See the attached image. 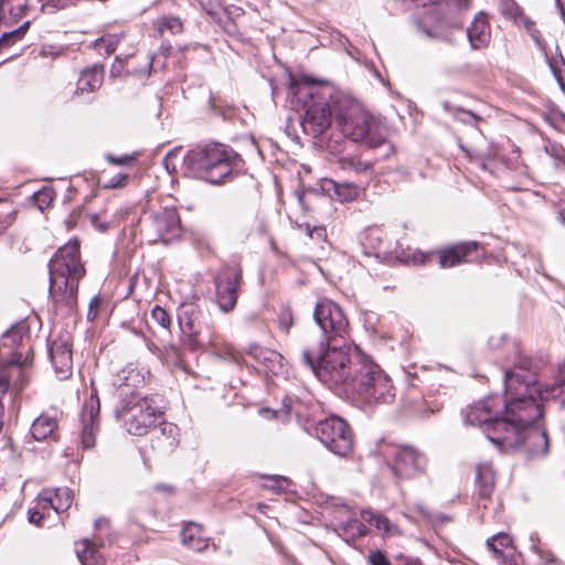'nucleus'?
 I'll use <instances>...</instances> for the list:
<instances>
[{"instance_id":"13d9d810","label":"nucleus","mask_w":565,"mask_h":565,"mask_svg":"<svg viewBox=\"0 0 565 565\" xmlns=\"http://www.w3.org/2000/svg\"><path fill=\"white\" fill-rule=\"evenodd\" d=\"M170 50H171V45L169 43H167V44L162 43L161 46H160V52L166 57L169 56Z\"/></svg>"},{"instance_id":"423d86ee","label":"nucleus","mask_w":565,"mask_h":565,"mask_svg":"<svg viewBox=\"0 0 565 565\" xmlns=\"http://www.w3.org/2000/svg\"><path fill=\"white\" fill-rule=\"evenodd\" d=\"M238 161L239 156L222 143L198 146L184 157L185 167L198 178L212 184L225 182Z\"/></svg>"},{"instance_id":"a19ab883","label":"nucleus","mask_w":565,"mask_h":565,"mask_svg":"<svg viewBox=\"0 0 565 565\" xmlns=\"http://www.w3.org/2000/svg\"><path fill=\"white\" fill-rule=\"evenodd\" d=\"M100 300L98 296H94L88 306V312H87V319L88 320H95L98 315V307H99Z\"/></svg>"},{"instance_id":"6e6d98bb","label":"nucleus","mask_w":565,"mask_h":565,"mask_svg":"<svg viewBox=\"0 0 565 565\" xmlns=\"http://www.w3.org/2000/svg\"><path fill=\"white\" fill-rule=\"evenodd\" d=\"M366 239L370 242L381 241V232L379 230H371L366 235Z\"/></svg>"},{"instance_id":"bf43d9fd","label":"nucleus","mask_w":565,"mask_h":565,"mask_svg":"<svg viewBox=\"0 0 565 565\" xmlns=\"http://www.w3.org/2000/svg\"><path fill=\"white\" fill-rule=\"evenodd\" d=\"M556 1V6L558 7L559 9V12H561V15H562V19L563 21L565 22V7L563 6V3L561 2V0H555Z\"/></svg>"},{"instance_id":"a211bd4d","label":"nucleus","mask_w":565,"mask_h":565,"mask_svg":"<svg viewBox=\"0 0 565 565\" xmlns=\"http://www.w3.org/2000/svg\"><path fill=\"white\" fill-rule=\"evenodd\" d=\"M99 399L97 396L92 395L89 399L84 403L82 411V445L85 449L93 448L95 445V434L98 429L99 417Z\"/></svg>"},{"instance_id":"c03bdc74","label":"nucleus","mask_w":565,"mask_h":565,"mask_svg":"<svg viewBox=\"0 0 565 565\" xmlns=\"http://www.w3.org/2000/svg\"><path fill=\"white\" fill-rule=\"evenodd\" d=\"M362 527H363V524L359 520H355V519L341 524V529L344 532L352 530V531L358 532L359 534H362Z\"/></svg>"},{"instance_id":"a18cd8bd","label":"nucleus","mask_w":565,"mask_h":565,"mask_svg":"<svg viewBox=\"0 0 565 565\" xmlns=\"http://www.w3.org/2000/svg\"><path fill=\"white\" fill-rule=\"evenodd\" d=\"M15 212H11L0 217V234H2L14 221Z\"/></svg>"},{"instance_id":"20e7f679","label":"nucleus","mask_w":565,"mask_h":565,"mask_svg":"<svg viewBox=\"0 0 565 565\" xmlns=\"http://www.w3.org/2000/svg\"><path fill=\"white\" fill-rule=\"evenodd\" d=\"M333 107L334 120L343 137L354 142H364L370 148H377L385 142L384 127L360 105L337 95Z\"/></svg>"},{"instance_id":"9d476101","label":"nucleus","mask_w":565,"mask_h":565,"mask_svg":"<svg viewBox=\"0 0 565 565\" xmlns=\"http://www.w3.org/2000/svg\"><path fill=\"white\" fill-rule=\"evenodd\" d=\"M178 321L182 341L190 350H199L212 341L213 322L206 309L190 305L179 315Z\"/></svg>"},{"instance_id":"0eeeda50","label":"nucleus","mask_w":565,"mask_h":565,"mask_svg":"<svg viewBox=\"0 0 565 565\" xmlns=\"http://www.w3.org/2000/svg\"><path fill=\"white\" fill-rule=\"evenodd\" d=\"M301 82L308 85L306 95L309 97L305 102L306 113L301 120L303 131L313 138L319 137L330 126L332 116H334L333 96L331 88L328 86H317L316 82L308 76H303Z\"/></svg>"},{"instance_id":"1a4fd4ad","label":"nucleus","mask_w":565,"mask_h":565,"mask_svg":"<svg viewBox=\"0 0 565 565\" xmlns=\"http://www.w3.org/2000/svg\"><path fill=\"white\" fill-rule=\"evenodd\" d=\"M116 414L125 418L127 431L135 436L146 435L150 428L156 427L162 415L153 397H140L137 394L124 398Z\"/></svg>"},{"instance_id":"338daca9","label":"nucleus","mask_w":565,"mask_h":565,"mask_svg":"<svg viewBox=\"0 0 565 565\" xmlns=\"http://www.w3.org/2000/svg\"><path fill=\"white\" fill-rule=\"evenodd\" d=\"M452 28L458 29V30L462 29V23L456 22L452 24Z\"/></svg>"},{"instance_id":"09e8293b","label":"nucleus","mask_w":565,"mask_h":565,"mask_svg":"<svg viewBox=\"0 0 565 565\" xmlns=\"http://www.w3.org/2000/svg\"><path fill=\"white\" fill-rule=\"evenodd\" d=\"M307 232L311 238H313V237L322 238L326 236L324 227H313L312 230H310L309 225H307Z\"/></svg>"},{"instance_id":"cd10ccee","label":"nucleus","mask_w":565,"mask_h":565,"mask_svg":"<svg viewBox=\"0 0 565 565\" xmlns=\"http://www.w3.org/2000/svg\"><path fill=\"white\" fill-rule=\"evenodd\" d=\"M247 354L263 363L268 369L275 363H280L282 359V355L277 351L269 350L257 344H250L247 350Z\"/></svg>"},{"instance_id":"603ef678","label":"nucleus","mask_w":565,"mask_h":565,"mask_svg":"<svg viewBox=\"0 0 565 565\" xmlns=\"http://www.w3.org/2000/svg\"><path fill=\"white\" fill-rule=\"evenodd\" d=\"M25 362H26V359L24 361H22V354L21 353H18V352H14L12 354V358L10 360V364L11 365H18V366H24L25 365Z\"/></svg>"},{"instance_id":"864d4df0","label":"nucleus","mask_w":565,"mask_h":565,"mask_svg":"<svg viewBox=\"0 0 565 565\" xmlns=\"http://www.w3.org/2000/svg\"><path fill=\"white\" fill-rule=\"evenodd\" d=\"M375 525L377 529H383L387 532L390 529V521L386 518L379 516L376 519Z\"/></svg>"},{"instance_id":"ea45409f","label":"nucleus","mask_w":565,"mask_h":565,"mask_svg":"<svg viewBox=\"0 0 565 565\" xmlns=\"http://www.w3.org/2000/svg\"><path fill=\"white\" fill-rule=\"evenodd\" d=\"M106 159L108 162H110L111 164H116V166H127V164H130L135 160V158L132 156L116 157L111 153H108L106 156Z\"/></svg>"},{"instance_id":"2f4dec72","label":"nucleus","mask_w":565,"mask_h":565,"mask_svg":"<svg viewBox=\"0 0 565 565\" xmlns=\"http://www.w3.org/2000/svg\"><path fill=\"white\" fill-rule=\"evenodd\" d=\"M339 164L343 170L353 171L355 173H365L372 168L370 162L362 161L360 158L354 156L340 157Z\"/></svg>"},{"instance_id":"f257e3e1","label":"nucleus","mask_w":565,"mask_h":565,"mask_svg":"<svg viewBox=\"0 0 565 565\" xmlns=\"http://www.w3.org/2000/svg\"><path fill=\"white\" fill-rule=\"evenodd\" d=\"M543 416L542 405L533 396L503 402L499 395L476 403L466 416L467 423L480 426L487 438L502 451L522 449L529 458L548 454L546 429L537 424Z\"/></svg>"},{"instance_id":"3c124183","label":"nucleus","mask_w":565,"mask_h":565,"mask_svg":"<svg viewBox=\"0 0 565 565\" xmlns=\"http://www.w3.org/2000/svg\"><path fill=\"white\" fill-rule=\"evenodd\" d=\"M284 484H288V479L284 478V477H277V478H273V484L270 486V488L277 489V490H282Z\"/></svg>"},{"instance_id":"6e6552de","label":"nucleus","mask_w":565,"mask_h":565,"mask_svg":"<svg viewBox=\"0 0 565 565\" xmlns=\"http://www.w3.org/2000/svg\"><path fill=\"white\" fill-rule=\"evenodd\" d=\"M505 364V396L502 397L503 402L516 397L532 396L531 385L535 383V374L532 372V359L523 353L519 344H514L513 351L508 356Z\"/></svg>"},{"instance_id":"4d7b16f0","label":"nucleus","mask_w":565,"mask_h":565,"mask_svg":"<svg viewBox=\"0 0 565 565\" xmlns=\"http://www.w3.org/2000/svg\"><path fill=\"white\" fill-rule=\"evenodd\" d=\"M4 338H12V341H13L14 344L18 342V340L19 341L22 340V338L20 335H18V331H15V330L8 331L4 334Z\"/></svg>"},{"instance_id":"c756f323","label":"nucleus","mask_w":565,"mask_h":565,"mask_svg":"<svg viewBox=\"0 0 565 565\" xmlns=\"http://www.w3.org/2000/svg\"><path fill=\"white\" fill-rule=\"evenodd\" d=\"M157 32L163 36L166 32L171 34H180L183 32V22L174 15H164L156 21Z\"/></svg>"},{"instance_id":"473e14b6","label":"nucleus","mask_w":565,"mask_h":565,"mask_svg":"<svg viewBox=\"0 0 565 565\" xmlns=\"http://www.w3.org/2000/svg\"><path fill=\"white\" fill-rule=\"evenodd\" d=\"M30 26V21H25L18 29H14L9 32H4L0 38V50L2 47H8L14 44L17 41H20Z\"/></svg>"},{"instance_id":"72a5a7b5","label":"nucleus","mask_w":565,"mask_h":565,"mask_svg":"<svg viewBox=\"0 0 565 565\" xmlns=\"http://www.w3.org/2000/svg\"><path fill=\"white\" fill-rule=\"evenodd\" d=\"M547 395L553 398H558L562 404H565V364L561 367L557 380Z\"/></svg>"},{"instance_id":"2eb2a0df","label":"nucleus","mask_w":565,"mask_h":565,"mask_svg":"<svg viewBox=\"0 0 565 565\" xmlns=\"http://www.w3.org/2000/svg\"><path fill=\"white\" fill-rule=\"evenodd\" d=\"M149 230L153 232V241L168 243L179 235L180 218L175 210L163 209L150 216Z\"/></svg>"},{"instance_id":"7c9ffc66","label":"nucleus","mask_w":565,"mask_h":565,"mask_svg":"<svg viewBox=\"0 0 565 565\" xmlns=\"http://www.w3.org/2000/svg\"><path fill=\"white\" fill-rule=\"evenodd\" d=\"M160 435L157 436V440L168 448H174L178 443V427L172 423H163L159 428Z\"/></svg>"},{"instance_id":"4468645a","label":"nucleus","mask_w":565,"mask_h":565,"mask_svg":"<svg viewBox=\"0 0 565 565\" xmlns=\"http://www.w3.org/2000/svg\"><path fill=\"white\" fill-rule=\"evenodd\" d=\"M428 459L413 446H398L393 452L392 471L399 479H415L426 473Z\"/></svg>"},{"instance_id":"ddd939ff","label":"nucleus","mask_w":565,"mask_h":565,"mask_svg":"<svg viewBox=\"0 0 565 565\" xmlns=\"http://www.w3.org/2000/svg\"><path fill=\"white\" fill-rule=\"evenodd\" d=\"M242 280L238 266L226 265L214 276L216 302L222 311L230 312L235 308Z\"/></svg>"},{"instance_id":"bb28decb","label":"nucleus","mask_w":565,"mask_h":565,"mask_svg":"<svg viewBox=\"0 0 565 565\" xmlns=\"http://www.w3.org/2000/svg\"><path fill=\"white\" fill-rule=\"evenodd\" d=\"M83 548L76 550L78 559L83 565H104L105 559L98 551L96 543L85 539L82 542Z\"/></svg>"},{"instance_id":"de8ad7c7","label":"nucleus","mask_w":565,"mask_h":565,"mask_svg":"<svg viewBox=\"0 0 565 565\" xmlns=\"http://www.w3.org/2000/svg\"><path fill=\"white\" fill-rule=\"evenodd\" d=\"M153 490L157 492H162L164 494H173L174 493V488L168 483H157V484H154Z\"/></svg>"},{"instance_id":"4c0bfd02","label":"nucleus","mask_w":565,"mask_h":565,"mask_svg":"<svg viewBox=\"0 0 565 565\" xmlns=\"http://www.w3.org/2000/svg\"><path fill=\"white\" fill-rule=\"evenodd\" d=\"M369 563L370 565H392L387 556L380 550L370 552Z\"/></svg>"},{"instance_id":"f704fd0d","label":"nucleus","mask_w":565,"mask_h":565,"mask_svg":"<svg viewBox=\"0 0 565 565\" xmlns=\"http://www.w3.org/2000/svg\"><path fill=\"white\" fill-rule=\"evenodd\" d=\"M151 318L164 330H169L171 326V317L166 309L154 306L151 310Z\"/></svg>"},{"instance_id":"4be33fe9","label":"nucleus","mask_w":565,"mask_h":565,"mask_svg":"<svg viewBox=\"0 0 565 565\" xmlns=\"http://www.w3.org/2000/svg\"><path fill=\"white\" fill-rule=\"evenodd\" d=\"M57 420L55 417L40 415L31 425V436L41 441L46 439L56 440Z\"/></svg>"},{"instance_id":"f8f14e48","label":"nucleus","mask_w":565,"mask_h":565,"mask_svg":"<svg viewBox=\"0 0 565 565\" xmlns=\"http://www.w3.org/2000/svg\"><path fill=\"white\" fill-rule=\"evenodd\" d=\"M317 438L334 455L348 456L353 449V433L349 424L338 416L320 420L315 428Z\"/></svg>"},{"instance_id":"774afa93","label":"nucleus","mask_w":565,"mask_h":565,"mask_svg":"<svg viewBox=\"0 0 565 565\" xmlns=\"http://www.w3.org/2000/svg\"><path fill=\"white\" fill-rule=\"evenodd\" d=\"M296 86H297V85H296V83H295V82H294V79L291 78V79H290V89H291V90H294Z\"/></svg>"},{"instance_id":"e433bc0d","label":"nucleus","mask_w":565,"mask_h":565,"mask_svg":"<svg viewBox=\"0 0 565 565\" xmlns=\"http://www.w3.org/2000/svg\"><path fill=\"white\" fill-rule=\"evenodd\" d=\"M116 43H117V41L114 40L111 36H102L96 40L95 47L98 51L104 50L107 54H110L115 51Z\"/></svg>"},{"instance_id":"37998d69","label":"nucleus","mask_w":565,"mask_h":565,"mask_svg":"<svg viewBox=\"0 0 565 565\" xmlns=\"http://www.w3.org/2000/svg\"><path fill=\"white\" fill-rule=\"evenodd\" d=\"M10 387V380L6 366L0 365V392L6 393Z\"/></svg>"},{"instance_id":"052dcab7","label":"nucleus","mask_w":565,"mask_h":565,"mask_svg":"<svg viewBox=\"0 0 565 565\" xmlns=\"http://www.w3.org/2000/svg\"><path fill=\"white\" fill-rule=\"evenodd\" d=\"M108 524V521L106 519H98L95 522L96 529H102L103 526H106Z\"/></svg>"},{"instance_id":"69168bd1","label":"nucleus","mask_w":565,"mask_h":565,"mask_svg":"<svg viewBox=\"0 0 565 565\" xmlns=\"http://www.w3.org/2000/svg\"><path fill=\"white\" fill-rule=\"evenodd\" d=\"M403 565H417L416 562L412 561V559H406L405 561V564Z\"/></svg>"},{"instance_id":"aec40b11","label":"nucleus","mask_w":565,"mask_h":565,"mask_svg":"<svg viewBox=\"0 0 565 565\" xmlns=\"http://www.w3.org/2000/svg\"><path fill=\"white\" fill-rule=\"evenodd\" d=\"M495 486V472L490 462H481L476 467V487L480 499L488 500Z\"/></svg>"},{"instance_id":"e2e57ef3","label":"nucleus","mask_w":565,"mask_h":565,"mask_svg":"<svg viewBox=\"0 0 565 565\" xmlns=\"http://www.w3.org/2000/svg\"><path fill=\"white\" fill-rule=\"evenodd\" d=\"M303 196H305V195H303L302 193H299V194H298V201H299V203L301 204V206H302V207H303V210H305V209H306V206H305Z\"/></svg>"},{"instance_id":"f3484780","label":"nucleus","mask_w":565,"mask_h":565,"mask_svg":"<svg viewBox=\"0 0 565 565\" xmlns=\"http://www.w3.org/2000/svg\"><path fill=\"white\" fill-rule=\"evenodd\" d=\"M51 362L60 379H67L72 374L73 356L72 343L67 334L53 340L49 347Z\"/></svg>"},{"instance_id":"7ed1b4c3","label":"nucleus","mask_w":565,"mask_h":565,"mask_svg":"<svg viewBox=\"0 0 565 565\" xmlns=\"http://www.w3.org/2000/svg\"><path fill=\"white\" fill-rule=\"evenodd\" d=\"M355 354L343 341L316 342L301 350L299 361L324 385L342 390L354 369Z\"/></svg>"},{"instance_id":"680f3d73","label":"nucleus","mask_w":565,"mask_h":565,"mask_svg":"<svg viewBox=\"0 0 565 565\" xmlns=\"http://www.w3.org/2000/svg\"><path fill=\"white\" fill-rule=\"evenodd\" d=\"M558 215L559 220L565 224V207L559 211Z\"/></svg>"},{"instance_id":"49530a36","label":"nucleus","mask_w":565,"mask_h":565,"mask_svg":"<svg viewBox=\"0 0 565 565\" xmlns=\"http://www.w3.org/2000/svg\"><path fill=\"white\" fill-rule=\"evenodd\" d=\"M44 518V513H41L40 511L35 509H29L28 511V520L30 523L35 525H41V521Z\"/></svg>"},{"instance_id":"58836bf2","label":"nucleus","mask_w":565,"mask_h":565,"mask_svg":"<svg viewBox=\"0 0 565 565\" xmlns=\"http://www.w3.org/2000/svg\"><path fill=\"white\" fill-rule=\"evenodd\" d=\"M128 180V174H125V173H117L115 175H113L106 183H105V188H108V189H117V188H122L126 182Z\"/></svg>"},{"instance_id":"c9c22d12","label":"nucleus","mask_w":565,"mask_h":565,"mask_svg":"<svg viewBox=\"0 0 565 565\" xmlns=\"http://www.w3.org/2000/svg\"><path fill=\"white\" fill-rule=\"evenodd\" d=\"M35 203L38 206L43 210L53 202V191L51 189H43L33 195Z\"/></svg>"},{"instance_id":"5fc2aeb1","label":"nucleus","mask_w":565,"mask_h":565,"mask_svg":"<svg viewBox=\"0 0 565 565\" xmlns=\"http://www.w3.org/2000/svg\"><path fill=\"white\" fill-rule=\"evenodd\" d=\"M92 224L98 228L100 232H105L108 228L106 223H99L97 215H92Z\"/></svg>"},{"instance_id":"c85d7f7f","label":"nucleus","mask_w":565,"mask_h":565,"mask_svg":"<svg viewBox=\"0 0 565 565\" xmlns=\"http://www.w3.org/2000/svg\"><path fill=\"white\" fill-rule=\"evenodd\" d=\"M511 544L512 539L505 533H499L487 541L488 548L498 561L502 559V554H514Z\"/></svg>"},{"instance_id":"0e129e2a","label":"nucleus","mask_w":565,"mask_h":565,"mask_svg":"<svg viewBox=\"0 0 565 565\" xmlns=\"http://www.w3.org/2000/svg\"><path fill=\"white\" fill-rule=\"evenodd\" d=\"M544 565H564V564L551 561V562H546Z\"/></svg>"},{"instance_id":"79ce46f5","label":"nucleus","mask_w":565,"mask_h":565,"mask_svg":"<svg viewBox=\"0 0 565 565\" xmlns=\"http://www.w3.org/2000/svg\"><path fill=\"white\" fill-rule=\"evenodd\" d=\"M279 327L286 332L292 327V316L290 311H284L279 316Z\"/></svg>"},{"instance_id":"393cba45","label":"nucleus","mask_w":565,"mask_h":565,"mask_svg":"<svg viewBox=\"0 0 565 565\" xmlns=\"http://www.w3.org/2000/svg\"><path fill=\"white\" fill-rule=\"evenodd\" d=\"M201 526L194 522L186 523L181 531V541L184 546L192 551L201 552L207 547V543L202 539Z\"/></svg>"},{"instance_id":"39448f33","label":"nucleus","mask_w":565,"mask_h":565,"mask_svg":"<svg viewBox=\"0 0 565 565\" xmlns=\"http://www.w3.org/2000/svg\"><path fill=\"white\" fill-rule=\"evenodd\" d=\"M354 359V369L343 392L356 395L367 404L393 402L395 390L383 370L365 355L355 354Z\"/></svg>"},{"instance_id":"412c9836","label":"nucleus","mask_w":565,"mask_h":565,"mask_svg":"<svg viewBox=\"0 0 565 565\" xmlns=\"http://www.w3.org/2000/svg\"><path fill=\"white\" fill-rule=\"evenodd\" d=\"M73 502V492L68 488H57L54 495L42 494L39 498V504H42V509L51 508L57 514L67 511Z\"/></svg>"},{"instance_id":"b1692460","label":"nucleus","mask_w":565,"mask_h":565,"mask_svg":"<svg viewBox=\"0 0 565 565\" xmlns=\"http://www.w3.org/2000/svg\"><path fill=\"white\" fill-rule=\"evenodd\" d=\"M322 189L340 202L353 201L359 195V189L354 184L338 183L331 179L323 180Z\"/></svg>"},{"instance_id":"dca6fc26","label":"nucleus","mask_w":565,"mask_h":565,"mask_svg":"<svg viewBox=\"0 0 565 565\" xmlns=\"http://www.w3.org/2000/svg\"><path fill=\"white\" fill-rule=\"evenodd\" d=\"M479 243L475 241L461 242L438 250V263L441 268H451L457 265L473 262L479 256L477 254Z\"/></svg>"},{"instance_id":"a878e982","label":"nucleus","mask_w":565,"mask_h":565,"mask_svg":"<svg viewBox=\"0 0 565 565\" xmlns=\"http://www.w3.org/2000/svg\"><path fill=\"white\" fill-rule=\"evenodd\" d=\"M103 75V68L98 66L83 71L77 82V89L82 93L96 90L102 85Z\"/></svg>"},{"instance_id":"6ab92c4d","label":"nucleus","mask_w":565,"mask_h":565,"mask_svg":"<svg viewBox=\"0 0 565 565\" xmlns=\"http://www.w3.org/2000/svg\"><path fill=\"white\" fill-rule=\"evenodd\" d=\"M467 38L471 49L479 50L488 46L491 38L490 26L486 15L479 12L467 29Z\"/></svg>"},{"instance_id":"5701e85b","label":"nucleus","mask_w":565,"mask_h":565,"mask_svg":"<svg viewBox=\"0 0 565 565\" xmlns=\"http://www.w3.org/2000/svg\"><path fill=\"white\" fill-rule=\"evenodd\" d=\"M28 0H0V20L6 24L18 23L25 15Z\"/></svg>"},{"instance_id":"f03ea898","label":"nucleus","mask_w":565,"mask_h":565,"mask_svg":"<svg viewBox=\"0 0 565 565\" xmlns=\"http://www.w3.org/2000/svg\"><path fill=\"white\" fill-rule=\"evenodd\" d=\"M79 248V242L72 239L60 247L49 263V291L57 309L71 311L77 303L78 285L86 274Z\"/></svg>"},{"instance_id":"8fccbe9b","label":"nucleus","mask_w":565,"mask_h":565,"mask_svg":"<svg viewBox=\"0 0 565 565\" xmlns=\"http://www.w3.org/2000/svg\"><path fill=\"white\" fill-rule=\"evenodd\" d=\"M500 562V565H520L515 557H514V554H502V559H499Z\"/></svg>"},{"instance_id":"9b49d317","label":"nucleus","mask_w":565,"mask_h":565,"mask_svg":"<svg viewBox=\"0 0 565 565\" xmlns=\"http://www.w3.org/2000/svg\"><path fill=\"white\" fill-rule=\"evenodd\" d=\"M313 320L321 332V339L318 342H323V344L332 341L342 342L348 333L349 321L343 310L337 302L328 298L317 301Z\"/></svg>"}]
</instances>
